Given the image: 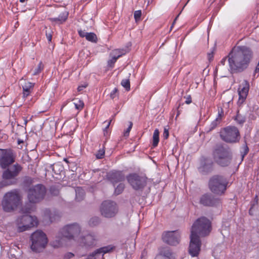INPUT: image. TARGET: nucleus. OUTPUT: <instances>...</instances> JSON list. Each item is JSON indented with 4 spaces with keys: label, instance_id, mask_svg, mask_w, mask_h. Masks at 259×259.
Segmentation results:
<instances>
[{
    "label": "nucleus",
    "instance_id": "1",
    "mask_svg": "<svg viewBox=\"0 0 259 259\" xmlns=\"http://www.w3.org/2000/svg\"><path fill=\"white\" fill-rule=\"evenodd\" d=\"M228 58L230 72L240 73L249 66L253 58V52L247 46H235L229 53Z\"/></svg>",
    "mask_w": 259,
    "mask_h": 259
},
{
    "label": "nucleus",
    "instance_id": "2",
    "mask_svg": "<svg viewBox=\"0 0 259 259\" xmlns=\"http://www.w3.org/2000/svg\"><path fill=\"white\" fill-rule=\"evenodd\" d=\"M80 232V228L77 224L66 225L61 230V240H63L64 238L68 239H73L85 246H93L96 245L97 237L94 234H89L78 238Z\"/></svg>",
    "mask_w": 259,
    "mask_h": 259
},
{
    "label": "nucleus",
    "instance_id": "3",
    "mask_svg": "<svg viewBox=\"0 0 259 259\" xmlns=\"http://www.w3.org/2000/svg\"><path fill=\"white\" fill-rule=\"evenodd\" d=\"M34 209V205L31 204H26L22 208L21 211L24 214L19 217L15 222L18 232H22L37 226L38 223L37 218L28 214Z\"/></svg>",
    "mask_w": 259,
    "mask_h": 259
},
{
    "label": "nucleus",
    "instance_id": "4",
    "mask_svg": "<svg viewBox=\"0 0 259 259\" xmlns=\"http://www.w3.org/2000/svg\"><path fill=\"white\" fill-rule=\"evenodd\" d=\"M22 197L20 190L13 189L5 194L2 201V206L4 211L10 212L15 210L22 203Z\"/></svg>",
    "mask_w": 259,
    "mask_h": 259
},
{
    "label": "nucleus",
    "instance_id": "5",
    "mask_svg": "<svg viewBox=\"0 0 259 259\" xmlns=\"http://www.w3.org/2000/svg\"><path fill=\"white\" fill-rule=\"evenodd\" d=\"M211 231V223L204 217L198 219L193 224L191 234L205 237L209 234Z\"/></svg>",
    "mask_w": 259,
    "mask_h": 259
},
{
    "label": "nucleus",
    "instance_id": "6",
    "mask_svg": "<svg viewBox=\"0 0 259 259\" xmlns=\"http://www.w3.org/2000/svg\"><path fill=\"white\" fill-rule=\"evenodd\" d=\"M228 181L224 176L214 175L211 177L208 182L210 190L213 193L221 195L224 194L227 189Z\"/></svg>",
    "mask_w": 259,
    "mask_h": 259
},
{
    "label": "nucleus",
    "instance_id": "7",
    "mask_svg": "<svg viewBox=\"0 0 259 259\" xmlns=\"http://www.w3.org/2000/svg\"><path fill=\"white\" fill-rule=\"evenodd\" d=\"M215 162L222 166H228L231 162L232 155L230 151L222 145H218L213 151Z\"/></svg>",
    "mask_w": 259,
    "mask_h": 259
},
{
    "label": "nucleus",
    "instance_id": "8",
    "mask_svg": "<svg viewBox=\"0 0 259 259\" xmlns=\"http://www.w3.org/2000/svg\"><path fill=\"white\" fill-rule=\"evenodd\" d=\"M31 249L35 252H40L45 248L48 243V238L45 233L37 230L31 236Z\"/></svg>",
    "mask_w": 259,
    "mask_h": 259
},
{
    "label": "nucleus",
    "instance_id": "9",
    "mask_svg": "<svg viewBox=\"0 0 259 259\" xmlns=\"http://www.w3.org/2000/svg\"><path fill=\"white\" fill-rule=\"evenodd\" d=\"M220 137L222 140L229 143L238 142L240 139V132L235 126H228L220 132Z\"/></svg>",
    "mask_w": 259,
    "mask_h": 259
},
{
    "label": "nucleus",
    "instance_id": "10",
    "mask_svg": "<svg viewBox=\"0 0 259 259\" xmlns=\"http://www.w3.org/2000/svg\"><path fill=\"white\" fill-rule=\"evenodd\" d=\"M46 194V187L41 184H37L29 189L28 199L31 203H36L44 199Z\"/></svg>",
    "mask_w": 259,
    "mask_h": 259
},
{
    "label": "nucleus",
    "instance_id": "11",
    "mask_svg": "<svg viewBox=\"0 0 259 259\" xmlns=\"http://www.w3.org/2000/svg\"><path fill=\"white\" fill-rule=\"evenodd\" d=\"M128 184L135 190H142L147 185L146 177L137 173H132L126 177Z\"/></svg>",
    "mask_w": 259,
    "mask_h": 259
},
{
    "label": "nucleus",
    "instance_id": "12",
    "mask_svg": "<svg viewBox=\"0 0 259 259\" xmlns=\"http://www.w3.org/2000/svg\"><path fill=\"white\" fill-rule=\"evenodd\" d=\"M101 214L107 218L114 217L118 211V206L115 202L111 200L104 201L100 208Z\"/></svg>",
    "mask_w": 259,
    "mask_h": 259
},
{
    "label": "nucleus",
    "instance_id": "13",
    "mask_svg": "<svg viewBox=\"0 0 259 259\" xmlns=\"http://www.w3.org/2000/svg\"><path fill=\"white\" fill-rule=\"evenodd\" d=\"M201 242L199 235H190V242L189 246V253L193 257L197 256L200 251Z\"/></svg>",
    "mask_w": 259,
    "mask_h": 259
},
{
    "label": "nucleus",
    "instance_id": "14",
    "mask_svg": "<svg viewBox=\"0 0 259 259\" xmlns=\"http://www.w3.org/2000/svg\"><path fill=\"white\" fill-rule=\"evenodd\" d=\"M22 170V167L19 164L16 163L13 165L10 168L4 171L2 175L3 179L10 180H16L17 182L16 177Z\"/></svg>",
    "mask_w": 259,
    "mask_h": 259
},
{
    "label": "nucleus",
    "instance_id": "15",
    "mask_svg": "<svg viewBox=\"0 0 259 259\" xmlns=\"http://www.w3.org/2000/svg\"><path fill=\"white\" fill-rule=\"evenodd\" d=\"M0 165L2 168H6L15 161V156L11 150L0 149Z\"/></svg>",
    "mask_w": 259,
    "mask_h": 259
},
{
    "label": "nucleus",
    "instance_id": "16",
    "mask_svg": "<svg viewBox=\"0 0 259 259\" xmlns=\"http://www.w3.org/2000/svg\"><path fill=\"white\" fill-rule=\"evenodd\" d=\"M180 236L177 231H168L162 235L164 242L170 245H176L179 243Z\"/></svg>",
    "mask_w": 259,
    "mask_h": 259
},
{
    "label": "nucleus",
    "instance_id": "17",
    "mask_svg": "<svg viewBox=\"0 0 259 259\" xmlns=\"http://www.w3.org/2000/svg\"><path fill=\"white\" fill-rule=\"evenodd\" d=\"M249 90V83L246 80H243L238 88L239 99L238 104L241 105L246 100Z\"/></svg>",
    "mask_w": 259,
    "mask_h": 259
},
{
    "label": "nucleus",
    "instance_id": "18",
    "mask_svg": "<svg viewBox=\"0 0 259 259\" xmlns=\"http://www.w3.org/2000/svg\"><path fill=\"white\" fill-rule=\"evenodd\" d=\"M213 170V162L211 160L204 158L201 160L200 165L198 167L199 172L202 175H207Z\"/></svg>",
    "mask_w": 259,
    "mask_h": 259
},
{
    "label": "nucleus",
    "instance_id": "19",
    "mask_svg": "<svg viewBox=\"0 0 259 259\" xmlns=\"http://www.w3.org/2000/svg\"><path fill=\"white\" fill-rule=\"evenodd\" d=\"M200 203L204 206H213L220 204L221 200L219 198H214L211 194H205L200 198Z\"/></svg>",
    "mask_w": 259,
    "mask_h": 259
},
{
    "label": "nucleus",
    "instance_id": "20",
    "mask_svg": "<svg viewBox=\"0 0 259 259\" xmlns=\"http://www.w3.org/2000/svg\"><path fill=\"white\" fill-rule=\"evenodd\" d=\"M108 179L113 184L124 180L125 176L121 171L113 170L107 174Z\"/></svg>",
    "mask_w": 259,
    "mask_h": 259
},
{
    "label": "nucleus",
    "instance_id": "21",
    "mask_svg": "<svg viewBox=\"0 0 259 259\" xmlns=\"http://www.w3.org/2000/svg\"><path fill=\"white\" fill-rule=\"evenodd\" d=\"M124 54L125 53L123 50L115 49L112 51L110 54L112 57L108 60V65L110 67H113L114 63L116 62L117 60Z\"/></svg>",
    "mask_w": 259,
    "mask_h": 259
},
{
    "label": "nucleus",
    "instance_id": "22",
    "mask_svg": "<svg viewBox=\"0 0 259 259\" xmlns=\"http://www.w3.org/2000/svg\"><path fill=\"white\" fill-rule=\"evenodd\" d=\"M114 247L111 245L104 246L95 250L94 252L89 254L93 259H95L96 256L101 253L105 254L113 250Z\"/></svg>",
    "mask_w": 259,
    "mask_h": 259
},
{
    "label": "nucleus",
    "instance_id": "23",
    "mask_svg": "<svg viewBox=\"0 0 259 259\" xmlns=\"http://www.w3.org/2000/svg\"><path fill=\"white\" fill-rule=\"evenodd\" d=\"M68 14V12L64 11L60 13L58 17L49 18V20L55 24H61L67 20Z\"/></svg>",
    "mask_w": 259,
    "mask_h": 259
},
{
    "label": "nucleus",
    "instance_id": "24",
    "mask_svg": "<svg viewBox=\"0 0 259 259\" xmlns=\"http://www.w3.org/2000/svg\"><path fill=\"white\" fill-rule=\"evenodd\" d=\"M155 259H175L171 251L168 248H164L157 254Z\"/></svg>",
    "mask_w": 259,
    "mask_h": 259
},
{
    "label": "nucleus",
    "instance_id": "25",
    "mask_svg": "<svg viewBox=\"0 0 259 259\" xmlns=\"http://www.w3.org/2000/svg\"><path fill=\"white\" fill-rule=\"evenodd\" d=\"M35 83L29 81L26 82L22 86L23 97L26 98L32 92Z\"/></svg>",
    "mask_w": 259,
    "mask_h": 259
},
{
    "label": "nucleus",
    "instance_id": "26",
    "mask_svg": "<svg viewBox=\"0 0 259 259\" xmlns=\"http://www.w3.org/2000/svg\"><path fill=\"white\" fill-rule=\"evenodd\" d=\"M159 132L158 129H155L153 135L152 146L153 147L157 146L159 142Z\"/></svg>",
    "mask_w": 259,
    "mask_h": 259
},
{
    "label": "nucleus",
    "instance_id": "27",
    "mask_svg": "<svg viewBox=\"0 0 259 259\" xmlns=\"http://www.w3.org/2000/svg\"><path fill=\"white\" fill-rule=\"evenodd\" d=\"M76 192V198L75 199L77 201H80L82 200L84 196V190L80 187H77L75 190Z\"/></svg>",
    "mask_w": 259,
    "mask_h": 259
},
{
    "label": "nucleus",
    "instance_id": "28",
    "mask_svg": "<svg viewBox=\"0 0 259 259\" xmlns=\"http://www.w3.org/2000/svg\"><path fill=\"white\" fill-rule=\"evenodd\" d=\"M16 184L17 181L16 180L8 181V180L3 179L2 181H0V190L5 187L15 185Z\"/></svg>",
    "mask_w": 259,
    "mask_h": 259
},
{
    "label": "nucleus",
    "instance_id": "29",
    "mask_svg": "<svg viewBox=\"0 0 259 259\" xmlns=\"http://www.w3.org/2000/svg\"><path fill=\"white\" fill-rule=\"evenodd\" d=\"M85 39L87 40L94 43H96L98 41L97 36L94 32L88 33Z\"/></svg>",
    "mask_w": 259,
    "mask_h": 259
},
{
    "label": "nucleus",
    "instance_id": "30",
    "mask_svg": "<svg viewBox=\"0 0 259 259\" xmlns=\"http://www.w3.org/2000/svg\"><path fill=\"white\" fill-rule=\"evenodd\" d=\"M75 108L78 110H81L84 107L83 102L80 99H76L73 102Z\"/></svg>",
    "mask_w": 259,
    "mask_h": 259
},
{
    "label": "nucleus",
    "instance_id": "31",
    "mask_svg": "<svg viewBox=\"0 0 259 259\" xmlns=\"http://www.w3.org/2000/svg\"><path fill=\"white\" fill-rule=\"evenodd\" d=\"M125 186L123 183H120L115 189L114 193L116 195L121 194L124 190Z\"/></svg>",
    "mask_w": 259,
    "mask_h": 259
},
{
    "label": "nucleus",
    "instance_id": "32",
    "mask_svg": "<svg viewBox=\"0 0 259 259\" xmlns=\"http://www.w3.org/2000/svg\"><path fill=\"white\" fill-rule=\"evenodd\" d=\"M100 222V219L98 217H95L91 218L89 222V224L91 226H95L97 225Z\"/></svg>",
    "mask_w": 259,
    "mask_h": 259
},
{
    "label": "nucleus",
    "instance_id": "33",
    "mask_svg": "<svg viewBox=\"0 0 259 259\" xmlns=\"http://www.w3.org/2000/svg\"><path fill=\"white\" fill-rule=\"evenodd\" d=\"M44 69V65L42 62H40L37 67V68L35 69L34 72L33 73V75H36L38 74Z\"/></svg>",
    "mask_w": 259,
    "mask_h": 259
},
{
    "label": "nucleus",
    "instance_id": "34",
    "mask_svg": "<svg viewBox=\"0 0 259 259\" xmlns=\"http://www.w3.org/2000/svg\"><path fill=\"white\" fill-rule=\"evenodd\" d=\"M121 84L126 91H128L130 90V81L129 79H123L121 81Z\"/></svg>",
    "mask_w": 259,
    "mask_h": 259
},
{
    "label": "nucleus",
    "instance_id": "35",
    "mask_svg": "<svg viewBox=\"0 0 259 259\" xmlns=\"http://www.w3.org/2000/svg\"><path fill=\"white\" fill-rule=\"evenodd\" d=\"M220 123L221 121H220L219 120L217 119H214L210 124L208 131H211L214 130L219 124H220Z\"/></svg>",
    "mask_w": 259,
    "mask_h": 259
},
{
    "label": "nucleus",
    "instance_id": "36",
    "mask_svg": "<svg viewBox=\"0 0 259 259\" xmlns=\"http://www.w3.org/2000/svg\"><path fill=\"white\" fill-rule=\"evenodd\" d=\"M118 89L117 88H114L110 93V97L112 99H114L116 98H118Z\"/></svg>",
    "mask_w": 259,
    "mask_h": 259
},
{
    "label": "nucleus",
    "instance_id": "37",
    "mask_svg": "<svg viewBox=\"0 0 259 259\" xmlns=\"http://www.w3.org/2000/svg\"><path fill=\"white\" fill-rule=\"evenodd\" d=\"M111 121L112 120H110L109 121H105L104 122V123H106L107 122V124L106 125V126L105 127V128L104 129V131H103V132H104V135L105 136H107L109 134V133H108V128H109V127L111 124Z\"/></svg>",
    "mask_w": 259,
    "mask_h": 259
},
{
    "label": "nucleus",
    "instance_id": "38",
    "mask_svg": "<svg viewBox=\"0 0 259 259\" xmlns=\"http://www.w3.org/2000/svg\"><path fill=\"white\" fill-rule=\"evenodd\" d=\"M104 155L105 150L104 149H100L99 150H98L97 154L96 155V156L97 159H102L104 157Z\"/></svg>",
    "mask_w": 259,
    "mask_h": 259
},
{
    "label": "nucleus",
    "instance_id": "39",
    "mask_svg": "<svg viewBox=\"0 0 259 259\" xmlns=\"http://www.w3.org/2000/svg\"><path fill=\"white\" fill-rule=\"evenodd\" d=\"M142 12L141 10H137L134 12V18L136 21H139L141 17Z\"/></svg>",
    "mask_w": 259,
    "mask_h": 259
},
{
    "label": "nucleus",
    "instance_id": "40",
    "mask_svg": "<svg viewBox=\"0 0 259 259\" xmlns=\"http://www.w3.org/2000/svg\"><path fill=\"white\" fill-rule=\"evenodd\" d=\"M133 123L132 121L129 122V126L126 130L124 132L123 135L125 137H128L129 136L130 132L132 128Z\"/></svg>",
    "mask_w": 259,
    "mask_h": 259
},
{
    "label": "nucleus",
    "instance_id": "41",
    "mask_svg": "<svg viewBox=\"0 0 259 259\" xmlns=\"http://www.w3.org/2000/svg\"><path fill=\"white\" fill-rule=\"evenodd\" d=\"M224 116V112L223 109L219 110L218 112V114L215 119L219 120L220 121H221L223 116Z\"/></svg>",
    "mask_w": 259,
    "mask_h": 259
},
{
    "label": "nucleus",
    "instance_id": "42",
    "mask_svg": "<svg viewBox=\"0 0 259 259\" xmlns=\"http://www.w3.org/2000/svg\"><path fill=\"white\" fill-rule=\"evenodd\" d=\"M78 33L79 35L81 37H85L86 38V36H87V34H88V32H86L84 30H82L81 29H79V30H78Z\"/></svg>",
    "mask_w": 259,
    "mask_h": 259
},
{
    "label": "nucleus",
    "instance_id": "43",
    "mask_svg": "<svg viewBox=\"0 0 259 259\" xmlns=\"http://www.w3.org/2000/svg\"><path fill=\"white\" fill-rule=\"evenodd\" d=\"M74 256V254L71 252H67L64 256V259H70Z\"/></svg>",
    "mask_w": 259,
    "mask_h": 259
},
{
    "label": "nucleus",
    "instance_id": "44",
    "mask_svg": "<svg viewBox=\"0 0 259 259\" xmlns=\"http://www.w3.org/2000/svg\"><path fill=\"white\" fill-rule=\"evenodd\" d=\"M163 137L164 139H167L169 137V132L168 130L166 128H164V131L163 133Z\"/></svg>",
    "mask_w": 259,
    "mask_h": 259
},
{
    "label": "nucleus",
    "instance_id": "45",
    "mask_svg": "<svg viewBox=\"0 0 259 259\" xmlns=\"http://www.w3.org/2000/svg\"><path fill=\"white\" fill-rule=\"evenodd\" d=\"M186 99L185 103L187 104H190L192 103V98L190 95H188L187 96L184 97Z\"/></svg>",
    "mask_w": 259,
    "mask_h": 259
},
{
    "label": "nucleus",
    "instance_id": "46",
    "mask_svg": "<svg viewBox=\"0 0 259 259\" xmlns=\"http://www.w3.org/2000/svg\"><path fill=\"white\" fill-rule=\"evenodd\" d=\"M227 59L228 60V56L225 57H224L221 60V61L220 62L219 64V66L220 65H223V66H224L225 65V63H226V62L227 61Z\"/></svg>",
    "mask_w": 259,
    "mask_h": 259
},
{
    "label": "nucleus",
    "instance_id": "47",
    "mask_svg": "<svg viewBox=\"0 0 259 259\" xmlns=\"http://www.w3.org/2000/svg\"><path fill=\"white\" fill-rule=\"evenodd\" d=\"M248 151H249V148L247 147L246 144H245V145L244 146V151L243 154L242 155V160H243L244 156L246 155L248 153Z\"/></svg>",
    "mask_w": 259,
    "mask_h": 259
},
{
    "label": "nucleus",
    "instance_id": "48",
    "mask_svg": "<svg viewBox=\"0 0 259 259\" xmlns=\"http://www.w3.org/2000/svg\"><path fill=\"white\" fill-rule=\"evenodd\" d=\"M52 245L55 247H58L61 245V240H59L58 241H54L52 243Z\"/></svg>",
    "mask_w": 259,
    "mask_h": 259
},
{
    "label": "nucleus",
    "instance_id": "49",
    "mask_svg": "<svg viewBox=\"0 0 259 259\" xmlns=\"http://www.w3.org/2000/svg\"><path fill=\"white\" fill-rule=\"evenodd\" d=\"M46 35L48 40L49 42H51L52 38V34L51 33H48L47 32H46Z\"/></svg>",
    "mask_w": 259,
    "mask_h": 259
},
{
    "label": "nucleus",
    "instance_id": "50",
    "mask_svg": "<svg viewBox=\"0 0 259 259\" xmlns=\"http://www.w3.org/2000/svg\"><path fill=\"white\" fill-rule=\"evenodd\" d=\"M239 115H237L235 118V119L237 121V122L239 123V124H242L245 121V120L244 119H239Z\"/></svg>",
    "mask_w": 259,
    "mask_h": 259
},
{
    "label": "nucleus",
    "instance_id": "51",
    "mask_svg": "<svg viewBox=\"0 0 259 259\" xmlns=\"http://www.w3.org/2000/svg\"><path fill=\"white\" fill-rule=\"evenodd\" d=\"M87 85H82V86H79L77 88V90L78 92H80L83 90V88H85Z\"/></svg>",
    "mask_w": 259,
    "mask_h": 259
},
{
    "label": "nucleus",
    "instance_id": "52",
    "mask_svg": "<svg viewBox=\"0 0 259 259\" xmlns=\"http://www.w3.org/2000/svg\"><path fill=\"white\" fill-rule=\"evenodd\" d=\"M213 57V56H212V54H208V58L209 61H211V60H212Z\"/></svg>",
    "mask_w": 259,
    "mask_h": 259
},
{
    "label": "nucleus",
    "instance_id": "53",
    "mask_svg": "<svg viewBox=\"0 0 259 259\" xmlns=\"http://www.w3.org/2000/svg\"><path fill=\"white\" fill-rule=\"evenodd\" d=\"M259 71V61H258V62L255 67V71L256 72H257L258 71Z\"/></svg>",
    "mask_w": 259,
    "mask_h": 259
},
{
    "label": "nucleus",
    "instance_id": "54",
    "mask_svg": "<svg viewBox=\"0 0 259 259\" xmlns=\"http://www.w3.org/2000/svg\"><path fill=\"white\" fill-rule=\"evenodd\" d=\"M180 114V111H178V113H177V116H176V118Z\"/></svg>",
    "mask_w": 259,
    "mask_h": 259
},
{
    "label": "nucleus",
    "instance_id": "55",
    "mask_svg": "<svg viewBox=\"0 0 259 259\" xmlns=\"http://www.w3.org/2000/svg\"><path fill=\"white\" fill-rule=\"evenodd\" d=\"M64 161L68 162V160L66 159H64Z\"/></svg>",
    "mask_w": 259,
    "mask_h": 259
},
{
    "label": "nucleus",
    "instance_id": "56",
    "mask_svg": "<svg viewBox=\"0 0 259 259\" xmlns=\"http://www.w3.org/2000/svg\"><path fill=\"white\" fill-rule=\"evenodd\" d=\"M50 220H51V222H52V221H53L52 219V218H51V217H50Z\"/></svg>",
    "mask_w": 259,
    "mask_h": 259
}]
</instances>
